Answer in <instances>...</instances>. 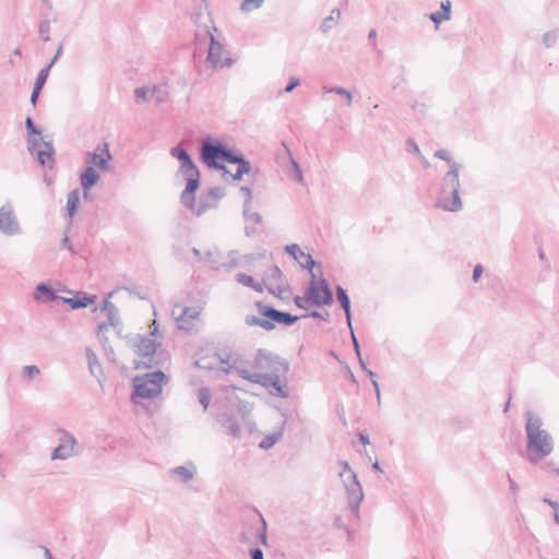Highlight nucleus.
I'll use <instances>...</instances> for the list:
<instances>
[{
  "label": "nucleus",
  "instance_id": "1",
  "mask_svg": "<svg viewBox=\"0 0 559 559\" xmlns=\"http://www.w3.org/2000/svg\"><path fill=\"white\" fill-rule=\"evenodd\" d=\"M526 459L532 464H537L550 455L555 449V440L550 432L543 428V418L533 411L525 414Z\"/></svg>",
  "mask_w": 559,
  "mask_h": 559
},
{
  "label": "nucleus",
  "instance_id": "2",
  "mask_svg": "<svg viewBox=\"0 0 559 559\" xmlns=\"http://www.w3.org/2000/svg\"><path fill=\"white\" fill-rule=\"evenodd\" d=\"M435 157L449 164V170L441 180L440 194L436 206L449 212H459L463 206L460 198L461 185L459 179L462 166L453 160L451 154L443 148L437 150Z\"/></svg>",
  "mask_w": 559,
  "mask_h": 559
},
{
  "label": "nucleus",
  "instance_id": "3",
  "mask_svg": "<svg viewBox=\"0 0 559 559\" xmlns=\"http://www.w3.org/2000/svg\"><path fill=\"white\" fill-rule=\"evenodd\" d=\"M218 358L221 364L224 365V367H222L224 371L230 372L233 370L242 379L269 389L270 393L274 396L282 399H287L289 396L286 379L282 381V377L265 376L263 372H252L249 369L239 366V355L235 353H229L224 357L218 355Z\"/></svg>",
  "mask_w": 559,
  "mask_h": 559
},
{
  "label": "nucleus",
  "instance_id": "4",
  "mask_svg": "<svg viewBox=\"0 0 559 559\" xmlns=\"http://www.w3.org/2000/svg\"><path fill=\"white\" fill-rule=\"evenodd\" d=\"M235 151V147H230L210 135L203 139L199 147L201 162L209 168L222 170L224 174H229L224 162L228 163Z\"/></svg>",
  "mask_w": 559,
  "mask_h": 559
},
{
  "label": "nucleus",
  "instance_id": "5",
  "mask_svg": "<svg viewBox=\"0 0 559 559\" xmlns=\"http://www.w3.org/2000/svg\"><path fill=\"white\" fill-rule=\"evenodd\" d=\"M338 465L342 467L340 477L346 490L348 508L349 510L358 514L359 504L364 499L362 487L358 480L357 474L350 468L347 461H338Z\"/></svg>",
  "mask_w": 559,
  "mask_h": 559
},
{
  "label": "nucleus",
  "instance_id": "6",
  "mask_svg": "<svg viewBox=\"0 0 559 559\" xmlns=\"http://www.w3.org/2000/svg\"><path fill=\"white\" fill-rule=\"evenodd\" d=\"M167 377L162 370H156L133 379V397L152 399L162 393Z\"/></svg>",
  "mask_w": 559,
  "mask_h": 559
},
{
  "label": "nucleus",
  "instance_id": "7",
  "mask_svg": "<svg viewBox=\"0 0 559 559\" xmlns=\"http://www.w3.org/2000/svg\"><path fill=\"white\" fill-rule=\"evenodd\" d=\"M179 173L186 180V188L180 194V202L186 207H193L194 193L200 187V171L191 156L180 163Z\"/></svg>",
  "mask_w": 559,
  "mask_h": 559
},
{
  "label": "nucleus",
  "instance_id": "8",
  "mask_svg": "<svg viewBox=\"0 0 559 559\" xmlns=\"http://www.w3.org/2000/svg\"><path fill=\"white\" fill-rule=\"evenodd\" d=\"M58 445L51 452V460L64 461L82 453L83 447L76 438L63 428H58Z\"/></svg>",
  "mask_w": 559,
  "mask_h": 559
},
{
  "label": "nucleus",
  "instance_id": "9",
  "mask_svg": "<svg viewBox=\"0 0 559 559\" xmlns=\"http://www.w3.org/2000/svg\"><path fill=\"white\" fill-rule=\"evenodd\" d=\"M307 298L310 305L314 307L331 306L334 300L333 292L325 278L317 280L314 273H311V281L307 287Z\"/></svg>",
  "mask_w": 559,
  "mask_h": 559
},
{
  "label": "nucleus",
  "instance_id": "10",
  "mask_svg": "<svg viewBox=\"0 0 559 559\" xmlns=\"http://www.w3.org/2000/svg\"><path fill=\"white\" fill-rule=\"evenodd\" d=\"M28 152L35 156L36 162L41 167L51 169L53 167L55 148L52 141H45L43 138L28 139Z\"/></svg>",
  "mask_w": 559,
  "mask_h": 559
},
{
  "label": "nucleus",
  "instance_id": "11",
  "mask_svg": "<svg viewBox=\"0 0 559 559\" xmlns=\"http://www.w3.org/2000/svg\"><path fill=\"white\" fill-rule=\"evenodd\" d=\"M255 306L259 310V313L266 318V321H271L273 330L275 329L276 323L292 326L301 318L289 312L277 310L274 307L264 304L263 301H257Z\"/></svg>",
  "mask_w": 559,
  "mask_h": 559
},
{
  "label": "nucleus",
  "instance_id": "12",
  "mask_svg": "<svg viewBox=\"0 0 559 559\" xmlns=\"http://www.w3.org/2000/svg\"><path fill=\"white\" fill-rule=\"evenodd\" d=\"M156 342L147 336L138 335L132 343L133 350L144 358L143 366L147 369L158 365L155 358Z\"/></svg>",
  "mask_w": 559,
  "mask_h": 559
},
{
  "label": "nucleus",
  "instance_id": "13",
  "mask_svg": "<svg viewBox=\"0 0 559 559\" xmlns=\"http://www.w3.org/2000/svg\"><path fill=\"white\" fill-rule=\"evenodd\" d=\"M225 195V189L222 187H214L209 189L205 193H202L199 198V202L195 203L193 207H188L197 216H201L207 210L214 209L217 206L218 201Z\"/></svg>",
  "mask_w": 559,
  "mask_h": 559
},
{
  "label": "nucleus",
  "instance_id": "14",
  "mask_svg": "<svg viewBox=\"0 0 559 559\" xmlns=\"http://www.w3.org/2000/svg\"><path fill=\"white\" fill-rule=\"evenodd\" d=\"M206 35L210 38L207 61L213 68L223 69L231 67L235 60L230 57L223 58V55L226 52L224 46L209 31L206 32Z\"/></svg>",
  "mask_w": 559,
  "mask_h": 559
},
{
  "label": "nucleus",
  "instance_id": "15",
  "mask_svg": "<svg viewBox=\"0 0 559 559\" xmlns=\"http://www.w3.org/2000/svg\"><path fill=\"white\" fill-rule=\"evenodd\" d=\"M0 233L5 236H16L22 233L19 219L9 203L0 207Z\"/></svg>",
  "mask_w": 559,
  "mask_h": 559
},
{
  "label": "nucleus",
  "instance_id": "16",
  "mask_svg": "<svg viewBox=\"0 0 559 559\" xmlns=\"http://www.w3.org/2000/svg\"><path fill=\"white\" fill-rule=\"evenodd\" d=\"M112 156L109 152L108 143H104L103 145H97L93 152H87L85 156V163L87 166H96L100 170L108 169V163L111 160Z\"/></svg>",
  "mask_w": 559,
  "mask_h": 559
},
{
  "label": "nucleus",
  "instance_id": "17",
  "mask_svg": "<svg viewBox=\"0 0 559 559\" xmlns=\"http://www.w3.org/2000/svg\"><path fill=\"white\" fill-rule=\"evenodd\" d=\"M284 250L297 261L302 269L308 270L310 274L313 273V267L317 265V262L312 259L310 253L304 252L297 243L287 245Z\"/></svg>",
  "mask_w": 559,
  "mask_h": 559
},
{
  "label": "nucleus",
  "instance_id": "18",
  "mask_svg": "<svg viewBox=\"0 0 559 559\" xmlns=\"http://www.w3.org/2000/svg\"><path fill=\"white\" fill-rule=\"evenodd\" d=\"M96 295H88L85 292H76L73 297H62L61 301L70 306L71 309H82L95 304Z\"/></svg>",
  "mask_w": 559,
  "mask_h": 559
},
{
  "label": "nucleus",
  "instance_id": "19",
  "mask_svg": "<svg viewBox=\"0 0 559 559\" xmlns=\"http://www.w3.org/2000/svg\"><path fill=\"white\" fill-rule=\"evenodd\" d=\"M271 358L273 359H270L267 361V365L269 367L266 368V370H269V372H265L264 374L265 376H277V377H286V373L288 372L289 370V362L280 357L278 355L274 354L271 352Z\"/></svg>",
  "mask_w": 559,
  "mask_h": 559
},
{
  "label": "nucleus",
  "instance_id": "20",
  "mask_svg": "<svg viewBox=\"0 0 559 559\" xmlns=\"http://www.w3.org/2000/svg\"><path fill=\"white\" fill-rule=\"evenodd\" d=\"M33 298L41 302H51L56 300L61 301L62 297L57 295V293L49 284L41 282L36 285Z\"/></svg>",
  "mask_w": 559,
  "mask_h": 559
},
{
  "label": "nucleus",
  "instance_id": "21",
  "mask_svg": "<svg viewBox=\"0 0 559 559\" xmlns=\"http://www.w3.org/2000/svg\"><path fill=\"white\" fill-rule=\"evenodd\" d=\"M99 179V174L92 166H87L86 169L81 174L80 182L83 189L84 198H87L88 191L98 182Z\"/></svg>",
  "mask_w": 559,
  "mask_h": 559
},
{
  "label": "nucleus",
  "instance_id": "22",
  "mask_svg": "<svg viewBox=\"0 0 559 559\" xmlns=\"http://www.w3.org/2000/svg\"><path fill=\"white\" fill-rule=\"evenodd\" d=\"M262 281L267 292L274 293L275 285L283 284V273L277 265H273L265 272Z\"/></svg>",
  "mask_w": 559,
  "mask_h": 559
},
{
  "label": "nucleus",
  "instance_id": "23",
  "mask_svg": "<svg viewBox=\"0 0 559 559\" xmlns=\"http://www.w3.org/2000/svg\"><path fill=\"white\" fill-rule=\"evenodd\" d=\"M336 299L344 310L346 317V323L350 326L352 322V310H350V299L347 292L341 285H336L335 287Z\"/></svg>",
  "mask_w": 559,
  "mask_h": 559
},
{
  "label": "nucleus",
  "instance_id": "24",
  "mask_svg": "<svg viewBox=\"0 0 559 559\" xmlns=\"http://www.w3.org/2000/svg\"><path fill=\"white\" fill-rule=\"evenodd\" d=\"M228 163L237 164V170H239V173H241L242 175L250 174V171L252 170L250 162L246 159L243 154L238 150L234 152Z\"/></svg>",
  "mask_w": 559,
  "mask_h": 559
},
{
  "label": "nucleus",
  "instance_id": "25",
  "mask_svg": "<svg viewBox=\"0 0 559 559\" xmlns=\"http://www.w3.org/2000/svg\"><path fill=\"white\" fill-rule=\"evenodd\" d=\"M283 146L290 159V168L288 170L289 177L292 179H294L295 181L302 183L304 175H302V170H301L299 163L293 157L292 151L284 143H283Z\"/></svg>",
  "mask_w": 559,
  "mask_h": 559
},
{
  "label": "nucleus",
  "instance_id": "26",
  "mask_svg": "<svg viewBox=\"0 0 559 559\" xmlns=\"http://www.w3.org/2000/svg\"><path fill=\"white\" fill-rule=\"evenodd\" d=\"M270 359H272L271 352L264 348H259L257 350L252 366L255 370H258L257 372H261V370H266L269 367L267 361Z\"/></svg>",
  "mask_w": 559,
  "mask_h": 559
},
{
  "label": "nucleus",
  "instance_id": "27",
  "mask_svg": "<svg viewBox=\"0 0 559 559\" xmlns=\"http://www.w3.org/2000/svg\"><path fill=\"white\" fill-rule=\"evenodd\" d=\"M102 310L107 313L109 325L116 326L120 323V319L118 316V309L111 301H109L108 299H105L103 301Z\"/></svg>",
  "mask_w": 559,
  "mask_h": 559
},
{
  "label": "nucleus",
  "instance_id": "28",
  "mask_svg": "<svg viewBox=\"0 0 559 559\" xmlns=\"http://www.w3.org/2000/svg\"><path fill=\"white\" fill-rule=\"evenodd\" d=\"M285 420L282 423L280 429L265 436L260 442L259 447L263 450L271 449L282 437L284 432Z\"/></svg>",
  "mask_w": 559,
  "mask_h": 559
},
{
  "label": "nucleus",
  "instance_id": "29",
  "mask_svg": "<svg viewBox=\"0 0 559 559\" xmlns=\"http://www.w3.org/2000/svg\"><path fill=\"white\" fill-rule=\"evenodd\" d=\"M79 204H80V191H79V189H74V190L70 191L67 197V212H68L70 219H72L73 215L76 213Z\"/></svg>",
  "mask_w": 559,
  "mask_h": 559
},
{
  "label": "nucleus",
  "instance_id": "30",
  "mask_svg": "<svg viewBox=\"0 0 559 559\" xmlns=\"http://www.w3.org/2000/svg\"><path fill=\"white\" fill-rule=\"evenodd\" d=\"M195 469L187 466H177L170 469L171 476L178 477L182 483H188L194 476Z\"/></svg>",
  "mask_w": 559,
  "mask_h": 559
},
{
  "label": "nucleus",
  "instance_id": "31",
  "mask_svg": "<svg viewBox=\"0 0 559 559\" xmlns=\"http://www.w3.org/2000/svg\"><path fill=\"white\" fill-rule=\"evenodd\" d=\"M245 323L249 326H260L265 331H272L273 325L271 321H266V318H258L255 316H246Z\"/></svg>",
  "mask_w": 559,
  "mask_h": 559
},
{
  "label": "nucleus",
  "instance_id": "32",
  "mask_svg": "<svg viewBox=\"0 0 559 559\" xmlns=\"http://www.w3.org/2000/svg\"><path fill=\"white\" fill-rule=\"evenodd\" d=\"M168 98L167 87L164 85H154L152 87V99H155L156 104H162Z\"/></svg>",
  "mask_w": 559,
  "mask_h": 559
},
{
  "label": "nucleus",
  "instance_id": "33",
  "mask_svg": "<svg viewBox=\"0 0 559 559\" xmlns=\"http://www.w3.org/2000/svg\"><path fill=\"white\" fill-rule=\"evenodd\" d=\"M341 16V11L338 9H333L330 13V15L323 20L320 28L322 32H328L332 28V23L336 22Z\"/></svg>",
  "mask_w": 559,
  "mask_h": 559
},
{
  "label": "nucleus",
  "instance_id": "34",
  "mask_svg": "<svg viewBox=\"0 0 559 559\" xmlns=\"http://www.w3.org/2000/svg\"><path fill=\"white\" fill-rule=\"evenodd\" d=\"M225 426L230 436L236 437V438L240 436V432H241L240 424L234 417H227Z\"/></svg>",
  "mask_w": 559,
  "mask_h": 559
},
{
  "label": "nucleus",
  "instance_id": "35",
  "mask_svg": "<svg viewBox=\"0 0 559 559\" xmlns=\"http://www.w3.org/2000/svg\"><path fill=\"white\" fill-rule=\"evenodd\" d=\"M86 358H87L90 371L93 374H95L96 368L99 370L102 369V366L99 364L97 356L91 348H86Z\"/></svg>",
  "mask_w": 559,
  "mask_h": 559
},
{
  "label": "nucleus",
  "instance_id": "36",
  "mask_svg": "<svg viewBox=\"0 0 559 559\" xmlns=\"http://www.w3.org/2000/svg\"><path fill=\"white\" fill-rule=\"evenodd\" d=\"M49 67H45L43 68L38 74H37V78L35 80V83H34V86L37 90H43L44 85L46 84L47 82V79H48V75H49Z\"/></svg>",
  "mask_w": 559,
  "mask_h": 559
},
{
  "label": "nucleus",
  "instance_id": "37",
  "mask_svg": "<svg viewBox=\"0 0 559 559\" xmlns=\"http://www.w3.org/2000/svg\"><path fill=\"white\" fill-rule=\"evenodd\" d=\"M198 399L200 404L203 406L204 411H206L211 402L210 389L206 386L200 388L198 392Z\"/></svg>",
  "mask_w": 559,
  "mask_h": 559
},
{
  "label": "nucleus",
  "instance_id": "38",
  "mask_svg": "<svg viewBox=\"0 0 559 559\" xmlns=\"http://www.w3.org/2000/svg\"><path fill=\"white\" fill-rule=\"evenodd\" d=\"M199 310L194 307H185L182 309L181 314L178 318V321H189L194 320L199 317Z\"/></svg>",
  "mask_w": 559,
  "mask_h": 559
},
{
  "label": "nucleus",
  "instance_id": "39",
  "mask_svg": "<svg viewBox=\"0 0 559 559\" xmlns=\"http://www.w3.org/2000/svg\"><path fill=\"white\" fill-rule=\"evenodd\" d=\"M39 37L43 41H48L50 39V22L48 19L40 21L38 25Z\"/></svg>",
  "mask_w": 559,
  "mask_h": 559
},
{
  "label": "nucleus",
  "instance_id": "40",
  "mask_svg": "<svg viewBox=\"0 0 559 559\" xmlns=\"http://www.w3.org/2000/svg\"><path fill=\"white\" fill-rule=\"evenodd\" d=\"M274 293H271L275 297L285 300L288 299L290 296V288L288 285L284 286L283 284L275 285V289L273 288Z\"/></svg>",
  "mask_w": 559,
  "mask_h": 559
},
{
  "label": "nucleus",
  "instance_id": "41",
  "mask_svg": "<svg viewBox=\"0 0 559 559\" xmlns=\"http://www.w3.org/2000/svg\"><path fill=\"white\" fill-rule=\"evenodd\" d=\"M134 95L138 102H146L152 99V88H147L145 86L136 87L134 90Z\"/></svg>",
  "mask_w": 559,
  "mask_h": 559
},
{
  "label": "nucleus",
  "instance_id": "42",
  "mask_svg": "<svg viewBox=\"0 0 559 559\" xmlns=\"http://www.w3.org/2000/svg\"><path fill=\"white\" fill-rule=\"evenodd\" d=\"M170 155L177 158L180 163L190 157L188 151L181 145L173 147L170 150Z\"/></svg>",
  "mask_w": 559,
  "mask_h": 559
},
{
  "label": "nucleus",
  "instance_id": "43",
  "mask_svg": "<svg viewBox=\"0 0 559 559\" xmlns=\"http://www.w3.org/2000/svg\"><path fill=\"white\" fill-rule=\"evenodd\" d=\"M25 128H26L27 134L29 135V139L36 138L35 135L41 134V129L36 127V124L34 123V121L31 117H27L25 119Z\"/></svg>",
  "mask_w": 559,
  "mask_h": 559
},
{
  "label": "nucleus",
  "instance_id": "44",
  "mask_svg": "<svg viewBox=\"0 0 559 559\" xmlns=\"http://www.w3.org/2000/svg\"><path fill=\"white\" fill-rule=\"evenodd\" d=\"M263 0H242L240 9L243 12H250L254 9L261 8Z\"/></svg>",
  "mask_w": 559,
  "mask_h": 559
},
{
  "label": "nucleus",
  "instance_id": "45",
  "mask_svg": "<svg viewBox=\"0 0 559 559\" xmlns=\"http://www.w3.org/2000/svg\"><path fill=\"white\" fill-rule=\"evenodd\" d=\"M325 92L326 93H335L337 95L345 96L347 99V105L352 104V99H353L352 93L344 87H341V86L329 87V88H325Z\"/></svg>",
  "mask_w": 559,
  "mask_h": 559
},
{
  "label": "nucleus",
  "instance_id": "46",
  "mask_svg": "<svg viewBox=\"0 0 559 559\" xmlns=\"http://www.w3.org/2000/svg\"><path fill=\"white\" fill-rule=\"evenodd\" d=\"M558 39V31H549L543 35V43L547 48L555 45Z\"/></svg>",
  "mask_w": 559,
  "mask_h": 559
},
{
  "label": "nucleus",
  "instance_id": "47",
  "mask_svg": "<svg viewBox=\"0 0 559 559\" xmlns=\"http://www.w3.org/2000/svg\"><path fill=\"white\" fill-rule=\"evenodd\" d=\"M250 209V205H243V216L247 221H251L253 222L254 224H260L261 221H262V217L259 213L257 212H250L249 211Z\"/></svg>",
  "mask_w": 559,
  "mask_h": 559
},
{
  "label": "nucleus",
  "instance_id": "48",
  "mask_svg": "<svg viewBox=\"0 0 559 559\" xmlns=\"http://www.w3.org/2000/svg\"><path fill=\"white\" fill-rule=\"evenodd\" d=\"M294 302L299 309L307 310L311 305L310 300L307 298V290L304 296H295Z\"/></svg>",
  "mask_w": 559,
  "mask_h": 559
},
{
  "label": "nucleus",
  "instance_id": "49",
  "mask_svg": "<svg viewBox=\"0 0 559 559\" xmlns=\"http://www.w3.org/2000/svg\"><path fill=\"white\" fill-rule=\"evenodd\" d=\"M40 370L35 365L25 366L23 368V377L32 380L35 376L39 374Z\"/></svg>",
  "mask_w": 559,
  "mask_h": 559
},
{
  "label": "nucleus",
  "instance_id": "50",
  "mask_svg": "<svg viewBox=\"0 0 559 559\" xmlns=\"http://www.w3.org/2000/svg\"><path fill=\"white\" fill-rule=\"evenodd\" d=\"M236 281H237L239 284H241V285H243V286H246V287H251V286H253V284H254V282H255V281L253 280V277H252V276L247 275V274H245V273H238V274L236 275Z\"/></svg>",
  "mask_w": 559,
  "mask_h": 559
},
{
  "label": "nucleus",
  "instance_id": "51",
  "mask_svg": "<svg viewBox=\"0 0 559 559\" xmlns=\"http://www.w3.org/2000/svg\"><path fill=\"white\" fill-rule=\"evenodd\" d=\"M441 10L439 11L442 13V17H445L447 21L451 19V1L444 0L441 2Z\"/></svg>",
  "mask_w": 559,
  "mask_h": 559
},
{
  "label": "nucleus",
  "instance_id": "52",
  "mask_svg": "<svg viewBox=\"0 0 559 559\" xmlns=\"http://www.w3.org/2000/svg\"><path fill=\"white\" fill-rule=\"evenodd\" d=\"M307 317L314 318V319H321L323 321H328L329 318H330V314H329L328 311H325L324 313H321L319 311L313 310L310 313L302 316L301 318H307Z\"/></svg>",
  "mask_w": 559,
  "mask_h": 559
},
{
  "label": "nucleus",
  "instance_id": "53",
  "mask_svg": "<svg viewBox=\"0 0 559 559\" xmlns=\"http://www.w3.org/2000/svg\"><path fill=\"white\" fill-rule=\"evenodd\" d=\"M406 150H407V152L416 154V155L420 154L419 146L413 139H408L406 141Z\"/></svg>",
  "mask_w": 559,
  "mask_h": 559
},
{
  "label": "nucleus",
  "instance_id": "54",
  "mask_svg": "<svg viewBox=\"0 0 559 559\" xmlns=\"http://www.w3.org/2000/svg\"><path fill=\"white\" fill-rule=\"evenodd\" d=\"M299 85H300V80L296 76H292L289 79L288 84L285 86L284 92L290 93L293 90H295Z\"/></svg>",
  "mask_w": 559,
  "mask_h": 559
},
{
  "label": "nucleus",
  "instance_id": "55",
  "mask_svg": "<svg viewBox=\"0 0 559 559\" xmlns=\"http://www.w3.org/2000/svg\"><path fill=\"white\" fill-rule=\"evenodd\" d=\"M349 330H350V338H352V342H353V346H354V350L356 353L357 356H360L361 352H360V345H359V342L354 333V330H353V325L350 324V326H348Z\"/></svg>",
  "mask_w": 559,
  "mask_h": 559
},
{
  "label": "nucleus",
  "instance_id": "56",
  "mask_svg": "<svg viewBox=\"0 0 559 559\" xmlns=\"http://www.w3.org/2000/svg\"><path fill=\"white\" fill-rule=\"evenodd\" d=\"M240 191H241V192L245 194V197H246V200H245L243 205H250V203H251V199H252V190H251L249 187H247V186H242V187L240 188Z\"/></svg>",
  "mask_w": 559,
  "mask_h": 559
},
{
  "label": "nucleus",
  "instance_id": "57",
  "mask_svg": "<svg viewBox=\"0 0 559 559\" xmlns=\"http://www.w3.org/2000/svg\"><path fill=\"white\" fill-rule=\"evenodd\" d=\"M62 52H63V45L60 44L59 47L57 48V51L56 53L53 55L52 59L50 60V62L46 66V67H49V70L52 68V66L57 62V60L62 56Z\"/></svg>",
  "mask_w": 559,
  "mask_h": 559
},
{
  "label": "nucleus",
  "instance_id": "58",
  "mask_svg": "<svg viewBox=\"0 0 559 559\" xmlns=\"http://www.w3.org/2000/svg\"><path fill=\"white\" fill-rule=\"evenodd\" d=\"M251 559H264V555L261 548L254 547L249 550Z\"/></svg>",
  "mask_w": 559,
  "mask_h": 559
},
{
  "label": "nucleus",
  "instance_id": "59",
  "mask_svg": "<svg viewBox=\"0 0 559 559\" xmlns=\"http://www.w3.org/2000/svg\"><path fill=\"white\" fill-rule=\"evenodd\" d=\"M429 19L436 24V26L440 24L442 21H447L445 17H442V13H440L439 11L430 13Z\"/></svg>",
  "mask_w": 559,
  "mask_h": 559
},
{
  "label": "nucleus",
  "instance_id": "60",
  "mask_svg": "<svg viewBox=\"0 0 559 559\" xmlns=\"http://www.w3.org/2000/svg\"><path fill=\"white\" fill-rule=\"evenodd\" d=\"M262 523H263V528H262V532L259 534V540L262 545H266L267 544L266 523L264 520H262Z\"/></svg>",
  "mask_w": 559,
  "mask_h": 559
},
{
  "label": "nucleus",
  "instance_id": "61",
  "mask_svg": "<svg viewBox=\"0 0 559 559\" xmlns=\"http://www.w3.org/2000/svg\"><path fill=\"white\" fill-rule=\"evenodd\" d=\"M483 271H484V269H483L481 264H476L475 265V267L473 270V281L474 282H477L479 280V277L483 274Z\"/></svg>",
  "mask_w": 559,
  "mask_h": 559
},
{
  "label": "nucleus",
  "instance_id": "62",
  "mask_svg": "<svg viewBox=\"0 0 559 559\" xmlns=\"http://www.w3.org/2000/svg\"><path fill=\"white\" fill-rule=\"evenodd\" d=\"M412 108L414 110H417L421 116H425L426 114V105L424 103L416 102L415 104H413Z\"/></svg>",
  "mask_w": 559,
  "mask_h": 559
},
{
  "label": "nucleus",
  "instance_id": "63",
  "mask_svg": "<svg viewBox=\"0 0 559 559\" xmlns=\"http://www.w3.org/2000/svg\"><path fill=\"white\" fill-rule=\"evenodd\" d=\"M40 92H41L40 90L36 91V88L33 87V91L31 94V103L33 104V106H35L37 104Z\"/></svg>",
  "mask_w": 559,
  "mask_h": 559
},
{
  "label": "nucleus",
  "instance_id": "64",
  "mask_svg": "<svg viewBox=\"0 0 559 559\" xmlns=\"http://www.w3.org/2000/svg\"><path fill=\"white\" fill-rule=\"evenodd\" d=\"M376 37H377V31H376V28H371V29L369 31V33H368V39H369L370 41H372V47H373V48H376V47H377V43L374 41Z\"/></svg>",
  "mask_w": 559,
  "mask_h": 559
}]
</instances>
